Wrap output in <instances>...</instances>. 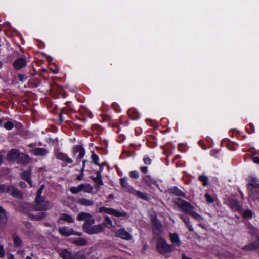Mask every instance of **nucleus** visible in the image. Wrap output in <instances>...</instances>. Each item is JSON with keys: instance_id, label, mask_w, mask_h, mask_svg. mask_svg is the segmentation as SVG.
Segmentation results:
<instances>
[{"instance_id": "obj_19", "label": "nucleus", "mask_w": 259, "mask_h": 259, "mask_svg": "<svg viewBox=\"0 0 259 259\" xmlns=\"http://www.w3.org/2000/svg\"><path fill=\"white\" fill-rule=\"evenodd\" d=\"M32 169L31 167H29V169L23 172L22 174V178L25 181H27L30 185H31V174L32 172Z\"/></svg>"}, {"instance_id": "obj_1", "label": "nucleus", "mask_w": 259, "mask_h": 259, "mask_svg": "<svg viewBox=\"0 0 259 259\" xmlns=\"http://www.w3.org/2000/svg\"><path fill=\"white\" fill-rule=\"evenodd\" d=\"M179 209L186 214L191 216L197 221L203 220V218L194 210V206L189 202L179 198Z\"/></svg>"}, {"instance_id": "obj_34", "label": "nucleus", "mask_w": 259, "mask_h": 259, "mask_svg": "<svg viewBox=\"0 0 259 259\" xmlns=\"http://www.w3.org/2000/svg\"><path fill=\"white\" fill-rule=\"evenodd\" d=\"M246 132L249 134H252L255 132V127L252 123H249L246 127Z\"/></svg>"}, {"instance_id": "obj_47", "label": "nucleus", "mask_w": 259, "mask_h": 259, "mask_svg": "<svg viewBox=\"0 0 259 259\" xmlns=\"http://www.w3.org/2000/svg\"><path fill=\"white\" fill-rule=\"evenodd\" d=\"M188 150L187 146L183 144H179V151L186 152Z\"/></svg>"}, {"instance_id": "obj_14", "label": "nucleus", "mask_w": 259, "mask_h": 259, "mask_svg": "<svg viewBox=\"0 0 259 259\" xmlns=\"http://www.w3.org/2000/svg\"><path fill=\"white\" fill-rule=\"evenodd\" d=\"M27 64V61L24 58H20L17 60H16L13 62V66L17 70H19L24 67Z\"/></svg>"}, {"instance_id": "obj_54", "label": "nucleus", "mask_w": 259, "mask_h": 259, "mask_svg": "<svg viewBox=\"0 0 259 259\" xmlns=\"http://www.w3.org/2000/svg\"><path fill=\"white\" fill-rule=\"evenodd\" d=\"M144 180L145 181V182L146 183H147L148 185H150V182H151V177L150 176H146L144 178Z\"/></svg>"}, {"instance_id": "obj_55", "label": "nucleus", "mask_w": 259, "mask_h": 259, "mask_svg": "<svg viewBox=\"0 0 259 259\" xmlns=\"http://www.w3.org/2000/svg\"><path fill=\"white\" fill-rule=\"evenodd\" d=\"M179 197H182L185 199L188 198V197L186 195V194L181 190H179Z\"/></svg>"}, {"instance_id": "obj_23", "label": "nucleus", "mask_w": 259, "mask_h": 259, "mask_svg": "<svg viewBox=\"0 0 259 259\" xmlns=\"http://www.w3.org/2000/svg\"><path fill=\"white\" fill-rule=\"evenodd\" d=\"M120 184L121 186L125 189L128 192L130 193H132V190H134V189L128 183L127 181L126 178H122L120 179Z\"/></svg>"}, {"instance_id": "obj_18", "label": "nucleus", "mask_w": 259, "mask_h": 259, "mask_svg": "<svg viewBox=\"0 0 259 259\" xmlns=\"http://www.w3.org/2000/svg\"><path fill=\"white\" fill-rule=\"evenodd\" d=\"M104 228V227L103 226V224H98L97 225L92 226L89 234L100 233L103 231Z\"/></svg>"}, {"instance_id": "obj_10", "label": "nucleus", "mask_w": 259, "mask_h": 259, "mask_svg": "<svg viewBox=\"0 0 259 259\" xmlns=\"http://www.w3.org/2000/svg\"><path fill=\"white\" fill-rule=\"evenodd\" d=\"M55 155L57 159L66 162V164H72L73 163L72 159L69 158L65 153L57 151L55 152Z\"/></svg>"}, {"instance_id": "obj_35", "label": "nucleus", "mask_w": 259, "mask_h": 259, "mask_svg": "<svg viewBox=\"0 0 259 259\" xmlns=\"http://www.w3.org/2000/svg\"><path fill=\"white\" fill-rule=\"evenodd\" d=\"M73 243L77 245L83 246L86 244L87 241L83 238H80L74 241Z\"/></svg>"}, {"instance_id": "obj_42", "label": "nucleus", "mask_w": 259, "mask_h": 259, "mask_svg": "<svg viewBox=\"0 0 259 259\" xmlns=\"http://www.w3.org/2000/svg\"><path fill=\"white\" fill-rule=\"evenodd\" d=\"M204 197L206 199V200L208 203H212L214 202V199L208 193H206L204 195Z\"/></svg>"}, {"instance_id": "obj_61", "label": "nucleus", "mask_w": 259, "mask_h": 259, "mask_svg": "<svg viewBox=\"0 0 259 259\" xmlns=\"http://www.w3.org/2000/svg\"><path fill=\"white\" fill-rule=\"evenodd\" d=\"M73 233L72 234V235H75L78 236H82V234L80 232H76L73 231Z\"/></svg>"}, {"instance_id": "obj_37", "label": "nucleus", "mask_w": 259, "mask_h": 259, "mask_svg": "<svg viewBox=\"0 0 259 259\" xmlns=\"http://www.w3.org/2000/svg\"><path fill=\"white\" fill-rule=\"evenodd\" d=\"M91 158L93 161L96 164L101 167V164L99 163V158L97 155L95 154L94 152L92 153Z\"/></svg>"}, {"instance_id": "obj_33", "label": "nucleus", "mask_w": 259, "mask_h": 259, "mask_svg": "<svg viewBox=\"0 0 259 259\" xmlns=\"http://www.w3.org/2000/svg\"><path fill=\"white\" fill-rule=\"evenodd\" d=\"M242 215L244 219H251L253 216V212L250 209H246L243 212Z\"/></svg>"}, {"instance_id": "obj_16", "label": "nucleus", "mask_w": 259, "mask_h": 259, "mask_svg": "<svg viewBox=\"0 0 259 259\" xmlns=\"http://www.w3.org/2000/svg\"><path fill=\"white\" fill-rule=\"evenodd\" d=\"M59 233L63 236L68 237L73 233V230L67 227H62L59 228Z\"/></svg>"}, {"instance_id": "obj_5", "label": "nucleus", "mask_w": 259, "mask_h": 259, "mask_svg": "<svg viewBox=\"0 0 259 259\" xmlns=\"http://www.w3.org/2000/svg\"><path fill=\"white\" fill-rule=\"evenodd\" d=\"M6 193H9L14 197L21 200L23 198L22 192L13 185L7 186Z\"/></svg>"}, {"instance_id": "obj_4", "label": "nucleus", "mask_w": 259, "mask_h": 259, "mask_svg": "<svg viewBox=\"0 0 259 259\" xmlns=\"http://www.w3.org/2000/svg\"><path fill=\"white\" fill-rule=\"evenodd\" d=\"M99 212L100 213H105L108 214L112 215L113 216L119 217H125L127 215V213L125 211L120 212L116 209L112 208H108L106 207H101L99 209Z\"/></svg>"}, {"instance_id": "obj_11", "label": "nucleus", "mask_w": 259, "mask_h": 259, "mask_svg": "<svg viewBox=\"0 0 259 259\" xmlns=\"http://www.w3.org/2000/svg\"><path fill=\"white\" fill-rule=\"evenodd\" d=\"M228 205L230 208L234 211H241L242 206L238 200L234 199H231L228 201Z\"/></svg>"}, {"instance_id": "obj_45", "label": "nucleus", "mask_w": 259, "mask_h": 259, "mask_svg": "<svg viewBox=\"0 0 259 259\" xmlns=\"http://www.w3.org/2000/svg\"><path fill=\"white\" fill-rule=\"evenodd\" d=\"M14 127V124L11 121H7L4 124V127L7 130H11Z\"/></svg>"}, {"instance_id": "obj_7", "label": "nucleus", "mask_w": 259, "mask_h": 259, "mask_svg": "<svg viewBox=\"0 0 259 259\" xmlns=\"http://www.w3.org/2000/svg\"><path fill=\"white\" fill-rule=\"evenodd\" d=\"M115 236L126 240L132 239V235L124 228H121L117 230L115 233Z\"/></svg>"}, {"instance_id": "obj_32", "label": "nucleus", "mask_w": 259, "mask_h": 259, "mask_svg": "<svg viewBox=\"0 0 259 259\" xmlns=\"http://www.w3.org/2000/svg\"><path fill=\"white\" fill-rule=\"evenodd\" d=\"M198 180L202 183L203 186H207L208 185V178L206 175H200L198 177Z\"/></svg>"}, {"instance_id": "obj_36", "label": "nucleus", "mask_w": 259, "mask_h": 259, "mask_svg": "<svg viewBox=\"0 0 259 259\" xmlns=\"http://www.w3.org/2000/svg\"><path fill=\"white\" fill-rule=\"evenodd\" d=\"M169 238L172 242L178 243V235L177 233H170Z\"/></svg>"}, {"instance_id": "obj_52", "label": "nucleus", "mask_w": 259, "mask_h": 259, "mask_svg": "<svg viewBox=\"0 0 259 259\" xmlns=\"http://www.w3.org/2000/svg\"><path fill=\"white\" fill-rule=\"evenodd\" d=\"M5 256V250L3 245H0V258H2Z\"/></svg>"}, {"instance_id": "obj_39", "label": "nucleus", "mask_w": 259, "mask_h": 259, "mask_svg": "<svg viewBox=\"0 0 259 259\" xmlns=\"http://www.w3.org/2000/svg\"><path fill=\"white\" fill-rule=\"evenodd\" d=\"M248 184L254 188H257L259 187V183H257L254 178H252Z\"/></svg>"}, {"instance_id": "obj_26", "label": "nucleus", "mask_w": 259, "mask_h": 259, "mask_svg": "<svg viewBox=\"0 0 259 259\" xmlns=\"http://www.w3.org/2000/svg\"><path fill=\"white\" fill-rule=\"evenodd\" d=\"M131 193L137 196L138 197L141 198L142 199H143L145 200H148V197L147 195H146V194H145L142 192L137 191V190L134 189V190H132Z\"/></svg>"}, {"instance_id": "obj_44", "label": "nucleus", "mask_w": 259, "mask_h": 259, "mask_svg": "<svg viewBox=\"0 0 259 259\" xmlns=\"http://www.w3.org/2000/svg\"><path fill=\"white\" fill-rule=\"evenodd\" d=\"M169 193L172 196H178V189L176 187H174L173 188L170 189L169 190Z\"/></svg>"}, {"instance_id": "obj_17", "label": "nucleus", "mask_w": 259, "mask_h": 259, "mask_svg": "<svg viewBox=\"0 0 259 259\" xmlns=\"http://www.w3.org/2000/svg\"><path fill=\"white\" fill-rule=\"evenodd\" d=\"M180 218L184 221L189 230L191 232H193L194 229L192 227V225L191 222L190 221V218L188 216L184 214L180 215Z\"/></svg>"}, {"instance_id": "obj_58", "label": "nucleus", "mask_w": 259, "mask_h": 259, "mask_svg": "<svg viewBox=\"0 0 259 259\" xmlns=\"http://www.w3.org/2000/svg\"><path fill=\"white\" fill-rule=\"evenodd\" d=\"M141 170L142 172L146 174L147 172L148 168L146 166H143L141 167Z\"/></svg>"}, {"instance_id": "obj_9", "label": "nucleus", "mask_w": 259, "mask_h": 259, "mask_svg": "<svg viewBox=\"0 0 259 259\" xmlns=\"http://www.w3.org/2000/svg\"><path fill=\"white\" fill-rule=\"evenodd\" d=\"M78 152L79 155L77 157V162L79 163L80 160L84 157L85 153L84 148L81 145H77L73 147V155L76 154Z\"/></svg>"}, {"instance_id": "obj_27", "label": "nucleus", "mask_w": 259, "mask_h": 259, "mask_svg": "<svg viewBox=\"0 0 259 259\" xmlns=\"http://www.w3.org/2000/svg\"><path fill=\"white\" fill-rule=\"evenodd\" d=\"M18 151L16 149H12L8 154L7 159L9 161L14 160L16 157L18 158Z\"/></svg>"}, {"instance_id": "obj_25", "label": "nucleus", "mask_w": 259, "mask_h": 259, "mask_svg": "<svg viewBox=\"0 0 259 259\" xmlns=\"http://www.w3.org/2000/svg\"><path fill=\"white\" fill-rule=\"evenodd\" d=\"M79 187L81 191L86 193H91L93 190V187L87 183L81 184L79 185Z\"/></svg>"}, {"instance_id": "obj_64", "label": "nucleus", "mask_w": 259, "mask_h": 259, "mask_svg": "<svg viewBox=\"0 0 259 259\" xmlns=\"http://www.w3.org/2000/svg\"><path fill=\"white\" fill-rule=\"evenodd\" d=\"M14 258V256L13 254H9L8 255V259H13Z\"/></svg>"}, {"instance_id": "obj_46", "label": "nucleus", "mask_w": 259, "mask_h": 259, "mask_svg": "<svg viewBox=\"0 0 259 259\" xmlns=\"http://www.w3.org/2000/svg\"><path fill=\"white\" fill-rule=\"evenodd\" d=\"M70 191L72 194H77L78 193H79V192L81 191L80 189L79 185L77 187H71L70 189Z\"/></svg>"}, {"instance_id": "obj_49", "label": "nucleus", "mask_w": 259, "mask_h": 259, "mask_svg": "<svg viewBox=\"0 0 259 259\" xmlns=\"http://www.w3.org/2000/svg\"><path fill=\"white\" fill-rule=\"evenodd\" d=\"M130 176L132 178L137 179L139 177V173L137 171H132L130 173Z\"/></svg>"}, {"instance_id": "obj_40", "label": "nucleus", "mask_w": 259, "mask_h": 259, "mask_svg": "<svg viewBox=\"0 0 259 259\" xmlns=\"http://www.w3.org/2000/svg\"><path fill=\"white\" fill-rule=\"evenodd\" d=\"M92 224H88L87 223H84V224L83 225V226H82V228H83V231L88 233V234H90V231H91V226Z\"/></svg>"}, {"instance_id": "obj_12", "label": "nucleus", "mask_w": 259, "mask_h": 259, "mask_svg": "<svg viewBox=\"0 0 259 259\" xmlns=\"http://www.w3.org/2000/svg\"><path fill=\"white\" fill-rule=\"evenodd\" d=\"M259 249V237L257 239L242 247L243 250L253 251Z\"/></svg>"}, {"instance_id": "obj_20", "label": "nucleus", "mask_w": 259, "mask_h": 259, "mask_svg": "<svg viewBox=\"0 0 259 259\" xmlns=\"http://www.w3.org/2000/svg\"><path fill=\"white\" fill-rule=\"evenodd\" d=\"M60 255L63 259H75V255L66 249L63 250Z\"/></svg>"}, {"instance_id": "obj_43", "label": "nucleus", "mask_w": 259, "mask_h": 259, "mask_svg": "<svg viewBox=\"0 0 259 259\" xmlns=\"http://www.w3.org/2000/svg\"><path fill=\"white\" fill-rule=\"evenodd\" d=\"M87 212H81L79 213L77 217V219L78 221H82V220H85L86 217H87Z\"/></svg>"}, {"instance_id": "obj_29", "label": "nucleus", "mask_w": 259, "mask_h": 259, "mask_svg": "<svg viewBox=\"0 0 259 259\" xmlns=\"http://www.w3.org/2000/svg\"><path fill=\"white\" fill-rule=\"evenodd\" d=\"M59 219L71 223L74 222L73 218L71 215L66 213L62 214L60 217Z\"/></svg>"}, {"instance_id": "obj_41", "label": "nucleus", "mask_w": 259, "mask_h": 259, "mask_svg": "<svg viewBox=\"0 0 259 259\" xmlns=\"http://www.w3.org/2000/svg\"><path fill=\"white\" fill-rule=\"evenodd\" d=\"M152 227L154 229H157L158 230H160L161 227V225L158 220H155L153 221Z\"/></svg>"}, {"instance_id": "obj_59", "label": "nucleus", "mask_w": 259, "mask_h": 259, "mask_svg": "<svg viewBox=\"0 0 259 259\" xmlns=\"http://www.w3.org/2000/svg\"><path fill=\"white\" fill-rule=\"evenodd\" d=\"M83 176L84 174L80 173V174L77 176L76 179L78 181H80L82 179Z\"/></svg>"}, {"instance_id": "obj_30", "label": "nucleus", "mask_w": 259, "mask_h": 259, "mask_svg": "<svg viewBox=\"0 0 259 259\" xmlns=\"http://www.w3.org/2000/svg\"><path fill=\"white\" fill-rule=\"evenodd\" d=\"M104 221L105 222H106V223L108 224L109 226H107L106 224L105 223L104 224H103V226H106L107 227H108L109 229H110L111 230H112V228H115V226L113 225V223H112V221L111 219V218L106 215L105 217L104 218Z\"/></svg>"}, {"instance_id": "obj_13", "label": "nucleus", "mask_w": 259, "mask_h": 259, "mask_svg": "<svg viewBox=\"0 0 259 259\" xmlns=\"http://www.w3.org/2000/svg\"><path fill=\"white\" fill-rule=\"evenodd\" d=\"M30 152L35 156L44 157L48 154L49 150L42 148H35L31 150Z\"/></svg>"}, {"instance_id": "obj_31", "label": "nucleus", "mask_w": 259, "mask_h": 259, "mask_svg": "<svg viewBox=\"0 0 259 259\" xmlns=\"http://www.w3.org/2000/svg\"><path fill=\"white\" fill-rule=\"evenodd\" d=\"M94 181L99 185H103V181L102 180V177L100 174V171H97V176L96 177H92Z\"/></svg>"}, {"instance_id": "obj_8", "label": "nucleus", "mask_w": 259, "mask_h": 259, "mask_svg": "<svg viewBox=\"0 0 259 259\" xmlns=\"http://www.w3.org/2000/svg\"><path fill=\"white\" fill-rule=\"evenodd\" d=\"M78 152L79 155L77 157V162L79 163L80 160L84 157L85 153L84 148L81 145H77L73 147V155L76 154Z\"/></svg>"}, {"instance_id": "obj_63", "label": "nucleus", "mask_w": 259, "mask_h": 259, "mask_svg": "<svg viewBox=\"0 0 259 259\" xmlns=\"http://www.w3.org/2000/svg\"><path fill=\"white\" fill-rule=\"evenodd\" d=\"M182 259H193L190 257L187 256L185 254L183 253L182 255Z\"/></svg>"}, {"instance_id": "obj_62", "label": "nucleus", "mask_w": 259, "mask_h": 259, "mask_svg": "<svg viewBox=\"0 0 259 259\" xmlns=\"http://www.w3.org/2000/svg\"><path fill=\"white\" fill-rule=\"evenodd\" d=\"M227 255L231 259L234 257V255L230 252H226Z\"/></svg>"}, {"instance_id": "obj_57", "label": "nucleus", "mask_w": 259, "mask_h": 259, "mask_svg": "<svg viewBox=\"0 0 259 259\" xmlns=\"http://www.w3.org/2000/svg\"><path fill=\"white\" fill-rule=\"evenodd\" d=\"M204 221V220L203 221H198L199 222V224H198V225L202 229H205V227H206V225L204 223H202V222Z\"/></svg>"}, {"instance_id": "obj_3", "label": "nucleus", "mask_w": 259, "mask_h": 259, "mask_svg": "<svg viewBox=\"0 0 259 259\" xmlns=\"http://www.w3.org/2000/svg\"><path fill=\"white\" fill-rule=\"evenodd\" d=\"M52 207V204L48 201H45L44 197L35 198V204L32 208L35 211H45Z\"/></svg>"}, {"instance_id": "obj_21", "label": "nucleus", "mask_w": 259, "mask_h": 259, "mask_svg": "<svg viewBox=\"0 0 259 259\" xmlns=\"http://www.w3.org/2000/svg\"><path fill=\"white\" fill-rule=\"evenodd\" d=\"M28 215L31 220L33 221H39L45 218L47 214L45 212H41L35 215L32 213H29Z\"/></svg>"}, {"instance_id": "obj_24", "label": "nucleus", "mask_w": 259, "mask_h": 259, "mask_svg": "<svg viewBox=\"0 0 259 259\" xmlns=\"http://www.w3.org/2000/svg\"><path fill=\"white\" fill-rule=\"evenodd\" d=\"M78 203L85 206H90L94 205V202L93 201L85 199L84 198H81L78 199Z\"/></svg>"}, {"instance_id": "obj_48", "label": "nucleus", "mask_w": 259, "mask_h": 259, "mask_svg": "<svg viewBox=\"0 0 259 259\" xmlns=\"http://www.w3.org/2000/svg\"><path fill=\"white\" fill-rule=\"evenodd\" d=\"M44 188H45V186L44 185H42L40 187V188H39L37 192V196H36V198L43 197L41 196V194H42V191H43Z\"/></svg>"}, {"instance_id": "obj_60", "label": "nucleus", "mask_w": 259, "mask_h": 259, "mask_svg": "<svg viewBox=\"0 0 259 259\" xmlns=\"http://www.w3.org/2000/svg\"><path fill=\"white\" fill-rule=\"evenodd\" d=\"M19 186L22 188H25L27 186V185L24 182H20L19 183Z\"/></svg>"}, {"instance_id": "obj_15", "label": "nucleus", "mask_w": 259, "mask_h": 259, "mask_svg": "<svg viewBox=\"0 0 259 259\" xmlns=\"http://www.w3.org/2000/svg\"><path fill=\"white\" fill-rule=\"evenodd\" d=\"M18 161L20 163L26 165L31 162V158L29 155L22 153L18 155Z\"/></svg>"}, {"instance_id": "obj_28", "label": "nucleus", "mask_w": 259, "mask_h": 259, "mask_svg": "<svg viewBox=\"0 0 259 259\" xmlns=\"http://www.w3.org/2000/svg\"><path fill=\"white\" fill-rule=\"evenodd\" d=\"M14 246L15 247H21L22 245V240L17 235L14 234L13 236Z\"/></svg>"}, {"instance_id": "obj_2", "label": "nucleus", "mask_w": 259, "mask_h": 259, "mask_svg": "<svg viewBox=\"0 0 259 259\" xmlns=\"http://www.w3.org/2000/svg\"><path fill=\"white\" fill-rule=\"evenodd\" d=\"M156 248L158 252L162 255L170 253L172 251L171 245L167 244L162 238H158L156 242Z\"/></svg>"}, {"instance_id": "obj_51", "label": "nucleus", "mask_w": 259, "mask_h": 259, "mask_svg": "<svg viewBox=\"0 0 259 259\" xmlns=\"http://www.w3.org/2000/svg\"><path fill=\"white\" fill-rule=\"evenodd\" d=\"M7 186L4 184H0V193L6 192Z\"/></svg>"}, {"instance_id": "obj_38", "label": "nucleus", "mask_w": 259, "mask_h": 259, "mask_svg": "<svg viewBox=\"0 0 259 259\" xmlns=\"http://www.w3.org/2000/svg\"><path fill=\"white\" fill-rule=\"evenodd\" d=\"M85 221V222L84 223H87L88 224H93L95 222L93 217L88 213L87 214V217H86Z\"/></svg>"}, {"instance_id": "obj_53", "label": "nucleus", "mask_w": 259, "mask_h": 259, "mask_svg": "<svg viewBox=\"0 0 259 259\" xmlns=\"http://www.w3.org/2000/svg\"><path fill=\"white\" fill-rule=\"evenodd\" d=\"M143 161L145 164L149 165L151 164V160L148 157L144 158Z\"/></svg>"}, {"instance_id": "obj_56", "label": "nucleus", "mask_w": 259, "mask_h": 259, "mask_svg": "<svg viewBox=\"0 0 259 259\" xmlns=\"http://www.w3.org/2000/svg\"><path fill=\"white\" fill-rule=\"evenodd\" d=\"M252 159L254 163L259 164V157L253 156Z\"/></svg>"}, {"instance_id": "obj_50", "label": "nucleus", "mask_w": 259, "mask_h": 259, "mask_svg": "<svg viewBox=\"0 0 259 259\" xmlns=\"http://www.w3.org/2000/svg\"><path fill=\"white\" fill-rule=\"evenodd\" d=\"M75 259H87L85 256L82 253L78 252L75 254Z\"/></svg>"}, {"instance_id": "obj_6", "label": "nucleus", "mask_w": 259, "mask_h": 259, "mask_svg": "<svg viewBox=\"0 0 259 259\" xmlns=\"http://www.w3.org/2000/svg\"><path fill=\"white\" fill-rule=\"evenodd\" d=\"M8 221V217L6 210L0 206V229L4 230Z\"/></svg>"}, {"instance_id": "obj_22", "label": "nucleus", "mask_w": 259, "mask_h": 259, "mask_svg": "<svg viewBox=\"0 0 259 259\" xmlns=\"http://www.w3.org/2000/svg\"><path fill=\"white\" fill-rule=\"evenodd\" d=\"M224 142H226V145L228 149L231 151L236 150L238 146L236 143L231 141L229 139L224 140Z\"/></svg>"}]
</instances>
